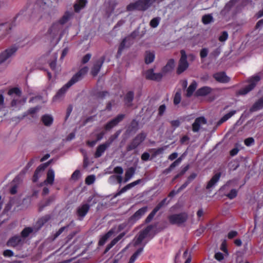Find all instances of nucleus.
Instances as JSON below:
<instances>
[{"label":"nucleus","instance_id":"1a4fd4ad","mask_svg":"<svg viewBox=\"0 0 263 263\" xmlns=\"http://www.w3.org/2000/svg\"><path fill=\"white\" fill-rule=\"evenodd\" d=\"M25 241L21 236L16 235L10 237L7 241L6 245L8 247L16 248L23 245Z\"/></svg>","mask_w":263,"mask_h":263},{"label":"nucleus","instance_id":"ea45409f","mask_svg":"<svg viewBox=\"0 0 263 263\" xmlns=\"http://www.w3.org/2000/svg\"><path fill=\"white\" fill-rule=\"evenodd\" d=\"M168 147H169V145H165L163 147L158 148L157 149H155V148L151 149V151L154 152V153L152 155L153 157H155L160 154H162L164 153V151L165 149H166Z\"/></svg>","mask_w":263,"mask_h":263},{"label":"nucleus","instance_id":"2f4dec72","mask_svg":"<svg viewBox=\"0 0 263 263\" xmlns=\"http://www.w3.org/2000/svg\"><path fill=\"white\" fill-rule=\"evenodd\" d=\"M197 83L195 81H193L189 87L187 88L186 96L187 97H191L193 92L195 91L197 87Z\"/></svg>","mask_w":263,"mask_h":263},{"label":"nucleus","instance_id":"39448f33","mask_svg":"<svg viewBox=\"0 0 263 263\" xmlns=\"http://www.w3.org/2000/svg\"><path fill=\"white\" fill-rule=\"evenodd\" d=\"M17 50L15 46H11L0 53V65L7 62L14 55Z\"/></svg>","mask_w":263,"mask_h":263},{"label":"nucleus","instance_id":"dca6fc26","mask_svg":"<svg viewBox=\"0 0 263 263\" xmlns=\"http://www.w3.org/2000/svg\"><path fill=\"white\" fill-rule=\"evenodd\" d=\"M162 77L163 74L160 72L155 73L153 69H149L145 72V78L148 80L160 81Z\"/></svg>","mask_w":263,"mask_h":263},{"label":"nucleus","instance_id":"79ce46f5","mask_svg":"<svg viewBox=\"0 0 263 263\" xmlns=\"http://www.w3.org/2000/svg\"><path fill=\"white\" fill-rule=\"evenodd\" d=\"M133 225V224H131L129 222V219H128L127 221L124 222L119 225L118 228V231L120 232L123 230L126 229V231L125 232H126V233L127 232V231H128L129 228Z\"/></svg>","mask_w":263,"mask_h":263},{"label":"nucleus","instance_id":"4468645a","mask_svg":"<svg viewBox=\"0 0 263 263\" xmlns=\"http://www.w3.org/2000/svg\"><path fill=\"white\" fill-rule=\"evenodd\" d=\"M104 61L105 57H102L95 62L91 70V73L93 77H96L99 73Z\"/></svg>","mask_w":263,"mask_h":263},{"label":"nucleus","instance_id":"e2e57ef3","mask_svg":"<svg viewBox=\"0 0 263 263\" xmlns=\"http://www.w3.org/2000/svg\"><path fill=\"white\" fill-rule=\"evenodd\" d=\"M166 110V106L164 104L161 105L158 108V115L162 116Z\"/></svg>","mask_w":263,"mask_h":263},{"label":"nucleus","instance_id":"a19ab883","mask_svg":"<svg viewBox=\"0 0 263 263\" xmlns=\"http://www.w3.org/2000/svg\"><path fill=\"white\" fill-rule=\"evenodd\" d=\"M120 133L121 130L117 131L115 134L110 136L108 140L107 141H106L104 143L107 145V146L109 147L110 145L112 144V143L118 138Z\"/></svg>","mask_w":263,"mask_h":263},{"label":"nucleus","instance_id":"423d86ee","mask_svg":"<svg viewBox=\"0 0 263 263\" xmlns=\"http://www.w3.org/2000/svg\"><path fill=\"white\" fill-rule=\"evenodd\" d=\"M181 57L179 61L178 66L176 72L180 74L186 70L189 67V64L187 61V55L184 50L180 51Z\"/></svg>","mask_w":263,"mask_h":263},{"label":"nucleus","instance_id":"4be33fe9","mask_svg":"<svg viewBox=\"0 0 263 263\" xmlns=\"http://www.w3.org/2000/svg\"><path fill=\"white\" fill-rule=\"evenodd\" d=\"M221 175V173H218L214 175L210 179V180L208 182L206 186V189L210 190L211 188L213 187L219 181Z\"/></svg>","mask_w":263,"mask_h":263},{"label":"nucleus","instance_id":"20e7f679","mask_svg":"<svg viewBox=\"0 0 263 263\" xmlns=\"http://www.w3.org/2000/svg\"><path fill=\"white\" fill-rule=\"evenodd\" d=\"M188 218V215L185 212L175 214L168 217L170 222L172 224L180 226L185 222Z\"/></svg>","mask_w":263,"mask_h":263},{"label":"nucleus","instance_id":"2eb2a0df","mask_svg":"<svg viewBox=\"0 0 263 263\" xmlns=\"http://www.w3.org/2000/svg\"><path fill=\"white\" fill-rule=\"evenodd\" d=\"M125 117L123 114L118 115L116 118L108 122L105 126L104 128L106 130H109L116 126L121 121L123 120Z\"/></svg>","mask_w":263,"mask_h":263},{"label":"nucleus","instance_id":"09e8293b","mask_svg":"<svg viewBox=\"0 0 263 263\" xmlns=\"http://www.w3.org/2000/svg\"><path fill=\"white\" fill-rule=\"evenodd\" d=\"M134 93L133 91H129L125 96V100L126 103H130L134 99Z\"/></svg>","mask_w":263,"mask_h":263},{"label":"nucleus","instance_id":"0eeeda50","mask_svg":"<svg viewBox=\"0 0 263 263\" xmlns=\"http://www.w3.org/2000/svg\"><path fill=\"white\" fill-rule=\"evenodd\" d=\"M146 135L141 133L137 135L133 140L132 142L127 146V151H130L137 148L143 141H144Z\"/></svg>","mask_w":263,"mask_h":263},{"label":"nucleus","instance_id":"c03bdc74","mask_svg":"<svg viewBox=\"0 0 263 263\" xmlns=\"http://www.w3.org/2000/svg\"><path fill=\"white\" fill-rule=\"evenodd\" d=\"M8 94L11 96H12L13 95H15L16 96L20 97L22 95V91L20 88L17 87H14L9 89L8 92Z\"/></svg>","mask_w":263,"mask_h":263},{"label":"nucleus","instance_id":"864d4df0","mask_svg":"<svg viewBox=\"0 0 263 263\" xmlns=\"http://www.w3.org/2000/svg\"><path fill=\"white\" fill-rule=\"evenodd\" d=\"M167 198L163 199L160 202H159L155 208L158 211L164 205H166L168 202H166Z\"/></svg>","mask_w":263,"mask_h":263},{"label":"nucleus","instance_id":"f03ea898","mask_svg":"<svg viewBox=\"0 0 263 263\" xmlns=\"http://www.w3.org/2000/svg\"><path fill=\"white\" fill-rule=\"evenodd\" d=\"M48 7L44 3V6L42 7L41 5L39 9L33 11L30 16V21L32 22L36 23L43 18L50 19V16L48 13Z\"/></svg>","mask_w":263,"mask_h":263},{"label":"nucleus","instance_id":"473e14b6","mask_svg":"<svg viewBox=\"0 0 263 263\" xmlns=\"http://www.w3.org/2000/svg\"><path fill=\"white\" fill-rule=\"evenodd\" d=\"M175 66V60L170 59L167 62L166 65L163 68L162 71L164 73L172 71Z\"/></svg>","mask_w":263,"mask_h":263},{"label":"nucleus","instance_id":"0e129e2a","mask_svg":"<svg viewBox=\"0 0 263 263\" xmlns=\"http://www.w3.org/2000/svg\"><path fill=\"white\" fill-rule=\"evenodd\" d=\"M108 4L109 7L111 8V11H114L118 3L116 0H109Z\"/></svg>","mask_w":263,"mask_h":263},{"label":"nucleus","instance_id":"4c0bfd02","mask_svg":"<svg viewBox=\"0 0 263 263\" xmlns=\"http://www.w3.org/2000/svg\"><path fill=\"white\" fill-rule=\"evenodd\" d=\"M135 173V168L131 167L128 168L125 172L124 182L129 181Z\"/></svg>","mask_w":263,"mask_h":263},{"label":"nucleus","instance_id":"a211bd4d","mask_svg":"<svg viewBox=\"0 0 263 263\" xmlns=\"http://www.w3.org/2000/svg\"><path fill=\"white\" fill-rule=\"evenodd\" d=\"M48 165V163H43L41 164L37 167L33 176L32 180L33 182H35L38 180Z\"/></svg>","mask_w":263,"mask_h":263},{"label":"nucleus","instance_id":"f3484780","mask_svg":"<svg viewBox=\"0 0 263 263\" xmlns=\"http://www.w3.org/2000/svg\"><path fill=\"white\" fill-rule=\"evenodd\" d=\"M70 87H71V86H69L67 83L64 85L58 90L56 95L53 97V101L56 102L61 100L64 98L66 92Z\"/></svg>","mask_w":263,"mask_h":263},{"label":"nucleus","instance_id":"37998d69","mask_svg":"<svg viewBox=\"0 0 263 263\" xmlns=\"http://www.w3.org/2000/svg\"><path fill=\"white\" fill-rule=\"evenodd\" d=\"M143 250V248H140L138 249L134 254L130 257L128 263H134L135 261L136 260L137 257L140 255V254L142 252Z\"/></svg>","mask_w":263,"mask_h":263},{"label":"nucleus","instance_id":"6e6d98bb","mask_svg":"<svg viewBox=\"0 0 263 263\" xmlns=\"http://www.w3.org/2000/svg\"><path fill=\"white\" fill-rule=\"evenodd\" d=\"M95 179L96 177L95 175H89L86 177L85 183L87 185H90L95 182Z\"/></svg>","mask_w":263,"mask_h":263},{"label":"nucleus","instance_id":"4d7b16f0","mask_svg":"<svg viewBox=\"0 0 263 263\" xmlns=\"http://www.w3.org/2000/svg\"><path fill=\"white\" fill-rule=\"evenodd\" d=\"M254 139L252 137H249L246 139L244 141L245 144L247 146H250L254 144Z\"/></svg>","mask_w":263,"mask_h":263},{"label":"nucleus","instance_id":"bf43d9fd","mask_svg":"<svg viewBox=\"0 0 263 263\" xmlns=\"http://www.w3.org/2000/svg\"><path fill=\"white\" fill-rule=\"evenodd\" d=\"M125 42H126V40H125V39H124L122 41V42L121 43V44L119 47V48H118V55H120L121 54L122 50H123V49L125 47Z\"/></svg>","mask_w":263,"mask_h":263},{"label":"nucleus","instance_id":"412c9836","mask_svg":"<svg viewBox=\"0 0 263 263\" xmlns=\"http://www.w3.org/2000/svg\"><path fill=\"white\" fill-rule=\"evenodd\" d=\"M62 25L59 22L53 23L50 28L48 29V32L52 35L53 37L56 36L62 29Z\"/></svg>","mask_w":263,"mask_h":263},{"label":"nucleus","instance_id":"a18cd8bd","mask_svg":"<svg viewBox=\"0 0 263 263\" xmlns=\"http://www.w3.org/2000/svg\"><path fill=\"white\" fill-rule=\"evenodd\" d=\"M202 21L204 24H208L213 21V18L211 14L204 15L202 16Z\"/></svg>","mask_w":263,"mask_h":263},{"label":"nucleus","instance_id":"58836bf2","mask_svg":"<svg viewBox=\"0 0 263 263\" xmlns=\"http://www.w3.org/2000/svg\"><path fill=\"white\" fill-rule=\"evenodd\" d=\"M71 225H74V222L73 221H71V222L69 224H67V226H64V227H63L62 228H61L57 232H56L54 234H53V239H56L58 236H59L64 231L66 230L67 231L68 228L71 226Z\"/></svg>","mask_w":263,"mask_h":263},{"label":"nucleus","instance_id":"3c124183","mask_svg":"<svg viewBox=\"0 0 263 263\" xmlns=\"http://www.w3.org/2000/svg\"><path fill=\"white\" fill-rule=\"evenodd\" d=\"M181 95L180 91L176 92L174 98V104L175 105L178 104L181 101Z\"/></svg>","mask_w":263,"mask_h":263},{"label":"nucleus","instance_id":"72a5a7b5","mask_svg":"<svg viewBox=\"0 0 263 263\" xmlns=\"http://www.w3.org/2000/svg\"><path fill=\"white\" fill-rule=\"evenodd\" d=\"M236 110H232L228 112V114L224 115L217 123V125L219 126L223 122L227 121L229 119H230L231 117H232L235 113Z\"/></svg>","mask_w":263,"mask_h":263},{"label":"nucleus","instance_id":"7c9ffc66","mask_svg":"<svg viewBox=\"0 0 263 263\" xmlns=\"http://www.w3.org/2000/svg\"><path fill=\"white\" fill-rule=\"evenodd\" d=\"M155 54L154 51H146L145 54V62L148 64L152 63L155 59Z\"/></svg>","mask_w":263,"mask_h":263},{"label":"nucleus","instance_id":"f704fd0d","mask_svg":"<svg viewBox=\"0 0 263 263\" xmlns=\"http://www.w3.org/2000/svg\"><path fill=\"white\" fill-rule=\"evenodd\" d=\"M73 13L67 11L65 13L62 18L59 21V23L62 25L67 23L73 16Z\"/></svg>","mask_w":263,"mask_h":263},{"label":"nucleus","instance_id":"052dcab7","mask_svg":"<svg viewBox=\"0 0 263 263\" xmlns=\"http://www.w3.org/2000/svg\"><path fill=\"white\" fill-rule=\"evenodd\" d=\"M209 53V50L206 48H202L200 52V56L201 59H203L207 57Z\"/></svg>","mask_w":263,"mask_h":263},{"label":"nucleus","instance_id":"7ed1b4c3","mask_svg":"<svg viewBox=\"0 0 263 263\" xmlns=\"http://www.w3.org/2000/svg\"><path fill=\"white\" fill-rule=\"evenodd\" d=\"M261 77L258 74H256L250 78L248 81L249 84L245 87L242 88L239 91V94L245 95L251 91L256 86L257 83L260 80Z\"/></svg>","mask_w":263,"mask_h":263},{"label":"nucleus","instance_id":"9b49d317","mask_svg":"<svg viewBox=\"0 0 263 263\" xmlns=\"http://www.w3.org/2000/svg\"><path fill=\"white\" fill-rule=\"evenodd\" d=\"M147 206H143L137 211L132 216L129 218V222L134 224L139 220L147 211Z\"/></svg>","mask_w":263,"mask_h":263},{"label":"nucleus","instance_id":"e433bc0d","mask_svg":"<svg viewBox=\"0 0 263 263\" xmlns=\"http://www.w3.org/2000/svg\"><path fill=\"white\" fill-rule=\"evenodd\" d=\"M42 121L45 126H49L52 124L53 119L50 115H45L42 116Z\"/></svg>","mask_w":263,"mask_h":263},{"label":"nucleus","instance_id":"aec40b11","mask_svg":"<svg viewBox=\"0 0 263 263\" xmlns=\"http://www.w3.org/2000/svg\"><path fill=\"white\" fill-rule=\"evenodd\" d=\"M141 182V179H138L137 180H136L132 183H130L125 186H124L121 190L118 191L114 196L115 197H116L118 196L121 195L122 193L126 192L127 190L132 189V187H134L135 186L139 184Z\"/></svg>","mask_w":263,"mask_h":263},{"label":"nucleus","instance_id":"9d476101","mask_svg":"<svg viewBox=\"0 0 263 263\" xmlns=\"http://www.w3.org/2000/svg\"><path fill=\"white\" fill-rule=\"evenodd\" d=\"M88 68L85 66L81 68L72 78L67 82L69 86H72L76 82L81 80L83 77L87 73Z\"/></svg>","mask_w":263,"mask_h":263},{"label":"nucleus","instance_id":"b1692460","mask_svg":"<svg viewBox=\"0 0 263 263\" xmlns=\"http://www.w3.org/2000/svg\"><path fill=\"white\" fill-rule=\"evenodd\" d=\"M153 226L152 225L148 226L146 228H145L142 231H141L138 235L136 236L139 239L143 241L145 238L147 237L149 233L153 229Z\"/></svg>","mask_w":263,"mask_h":263},{"label":"nucleus","instance_id":"c9c22d12","mask_svg":"<svg viewBox=\"0 0 263 263\" xmlns=\"http://www.w3.org/2000/svg\"><path fill=\"white\" fill-rule=\"evenodd\" d=\"M114 233V231L112 230H109L107 233H106L104 235L102 236L98 242L99 246H103L104 245L107 240Z\"/></svg>","mask_w":263,"mask_h":263},{"label":"nucleus","instance_id":"338daca9","mask_svg":"<svg viewBox=\"0 0 263 263\" xmlns=\"http://www.w3.org/2000/svg\"><path fill=\"white\" fill-rule=\"evenodd\" d=\"M91 57V54H90V53L86 54L85 55H84L83 57V58L82 60V63L83 64H85V63H87L90 59Z\"/></svg>","mask_w":263,"mask_h":263},{"label":"nucleus","instance_id":"5fc2aeb1","mask_svg":"<svg viewBox=\"0 0 263 263\" xmlns=\"http://www.w3.org/2000/svg\"><path fill=\"white\" fill-rule=\"evenodd\" d=\"M110 181L116 180L118 183H121L122 182V177L121 175H112L109 177Z\"/></svg>","mask_w":263,"mask_h":263},{"label":"nucleus","instance_id":"13d9d810","mask_svg":"<svg viewBox=\"0 0 263 263\" xmlns=\"http://www.w3.org/2000/svg\"><path fill=\"white\" fill-rule=\"evenodd\" d=\"M228 37V33L227 31H223L221 35L219 37V40L220 42L226 41Z\"/></svg>","mask_w":263,"mask_h":263},{"label":"nucleus","instance_id":"c756f323","mask_svg":"<svg viewBox=\"0 0 263 263\" xmlns=\"http://www.w3.org/2000/svg\"><path fill=\"white\" fill-rule=\"evenodd\" d=\"M34 229L32 227H26L21 232V236L25 240L26 238L34 232Z\"/></svg>","mask_w":263,"mask_h":263},{"label":"nucleus","instance_id":"cd10ccee","mask_svg":"<svg viewBox=\"0 0 263 263\" xmlns=\"http://www.w3.org/2000/svg\"><path fill=\"white\" fill-rule=\"evenodd\" d=\"M54 180V172L52 169H49L47 172V178L44 181V183L52 185Z\"/></svg>","mask_w":263,"mask_h":263},{"label":"nucleus","instance_id":"f257e3e1","mask_svg":"<svg viewBox=\"0 0 263 263\" xmlns=\"http://www.w3.org/2000/svg\"><path fill=\"white\" fill-rule=\"evenodd\" d=\"M159 0H138L135 3H130L127 5L126 9L128 11L135 10L145 11L154 3Z\"/></svg>","mask_w":263,"mask_h":263},{"label":"nucleus","instance_id":"774afa93","mask_svg":"<svg viewBox=\"0 0 263 263\" xmlns=\"http://www.w3.org/2000/svg\"><path fill=\"white\" fill-rule=\"evenodd\" d=\"M114 172L121 175L123 173V169L121 166H116L114 169Z\"/></svg>","mask_w":263,"mask_h":263},{"label":"nucleus","instance_id":"8fccbe9b","mask_svg":"<svg viewBox=\"0 0 263 263\" xmlns=\"http://www.w3.org/2000/svg\"><path fill=\"white\" fill-rule=\"evenodd\" d=\"M158 212L157 210H156L155 208L153 209V210L150 213V214L148 215V216L146 217L145 219V222L146 223H149L152 221V220L153 219L154 217L156 215V213Z\"/></svg>","mask_w":263,"mask_h":263},{"label":"nucleus","instance_id":"a878e982","mask_svg":"<svg viewBox=\"0 0 263 263\" xmlns=\"http://www.w3.org/2000/svg\"><path fill=\"white\" fill-rule=\"evenodd\" d=\"M108 147L104 143L99 145L95 153L94 156L96 158H98L102 156L105 151Z\"/></svg>","mask_w":263,"mask_h":263},{"label":"nucleus","instance_id":"bb28decb","mask_svg":"<svg viewBox=\"0 0 263 263\" xmlns=\"http://www.w3.org/2000/svg\"><path fill=\"white\" fill-rule=\"evenodd\" d=\"M87 3V0H77L73 6L75 12H79L81 9L85 7Z\"/></svg>","mask_w":263,"mask_h":263},{"label":"nucleus","instance_id":"f8f14e48","mask_svg":"<svg viewBox=\"0 0 263 263\" xmlns=\"http://www.w3.org/2000/svg\"><path fill=\"white\" fill-rule=\"evenodd\" d=\"M207 123V120L203 116L199 117L195 120L192 125V130L194 133H198L202 126Z\"/></svg>","mask_w":263,"mask_h":263},{"label":"nucleus","instance_id":"c85d7f7f","mask_svg":"<svg viewBox=\"0 0 263 263\" xmlns=\"http://www.w3.org/2000/svg\"><path fill=\"white\" fill-rule=\"evenodd\" d=\"M263 108V97L256 101L250 108L251 112H254Z\"/></svg>","mask_w":263,"mask_h":263},{"label":"nucleus","instance_id":"de8ad7c7","mask_svg":"<svg viewBox=\"0 0 263 263\" xmlns=\"http://www.w3.org/2000/svg\"><path fill=\"white\" fill-rule=\"evenodd\" d=\"M160 17H156L154 18H153L149 23L150 26L153 28H156L157 27L158 25L159 24V23L160 22Z\"/></svg>","mask_w":263,"mask_h":263},{"label":"nucleus","instance_id":"6e6552de","mask_svg":"<svg viewBox=\"0 0 263 263\" xmlns=\"http://www.w3.org/2000/svg\"><path fill=\"white\" fill-rule=\"evenodd\" d=\"M90 208V205L88 203L83 202L76 210V214L79 220H82L88 213Z\"/></svg>","mask_w":263,"mask_h":263},{"label":"nucleus","instance_id":"6ab92c4d","mask_svg":"<svg viewBox=\"0 0 263 263\" xmlns=\"http://www.w3.org/2000/svg\"><path fill=\"white\" fill-rule=\"evenodd\" d=\"M213 77L217 81L221 83H227L230 81V78L224 72H217L213 75Z\"/></svg>","mask_w":263,"mask_h":263},{"label":"nucleus","instance_id":"69168bd1","mask_svg":"<svg viewBox=\"0 0 263 263\" xmlns=\"http://www.w3.org/2000/svg\"><path fill=\"white\" fill-rule=\"evenodd\" d=\"M51 219V216L49 215H46L41 218L40 221L42 222V224L46 223Z\"/></svg>","mask_w":263,"mask_h":263},{"label":"nucleus","instance_id":"393cba45","mask_svg":"<svg viewBox=\"0 0 263 263\" xmlns=\"http://www.w3.org/2000/svg\"><path fill=\"white\" fill-rule=\"evenodd\" d=\"M212 89L209 86H203L200 88L196 91L197 96H205L212 92Z\"/></svg>","mask_w":263,"mask_h":263},{"label":"nucleus","instance_id":"603ef678","mask_svg":"<svg viewBox=\"0 0 263 263\" xmlns=\"http://www.w3.org/2000/svg\"><path fill=\"white\" fill-rule=\"evenodd\" d=\"M237 191L236 189H232L230 192L227 194V197L230 199H233L235 198L237 195Z\"/></svg>","mask_w":263,"mask_h":263},{"label":"nucleus","instance_id":"49530a36","mask_svg":"<svg viewBox=\"0 0 263 263\" xmlns=\"http://www.w3.org/2000/svg\"><path fill=\"white\" fill-rule=\"evenodd\" d=\"M182 159L181 158H179L176 159L174 162H173L169 166V167L166 170L167 172L171 171L174 168H175L176 166L178 165L181 162Z\"/></svg>","mask_w":263,"mask_h":263},{"label":"nucleus","instance_id":"ddd939ff","mask_svg":"<svg viewBox=\"0 0 263 263\" xmlns=\"http://www.w3.org/2000/svg\"><path fill=\"white\" fill-rule=\"evenodd\" d=\"M13 26V22H7L0 24V37H4L8 34Z\"/></svg>","mask_w":263,"mask_h":263},{"label":"nucleus","instance_id":"680f3d73","mask_svg":"<svg viewBox=\"0 0 263 263\" xmlns=\"http://www.w3.org/2000/svg\"><path fill=\"white\" fill-rule=\"evenodd\" d=\"M3 255L6 257H12L14 255L13 252L11 250H6L3 252Z\"/></svg>","mask_w":263,"mask_h":263},{"label":"nucleus","instance_id":"5701e85b","mask_svg":"<svg viewBox=\"0 0 263 263\" xmlns=\"http://www.w3.org/2000/svg\"><path fill=\"white\" fill-rule=\"evenodd\" d=\"M126 232L120 233L117 237L115 238L106 247L104 253H106L114 246H115L124 235Z\"/></svg>","mask_w":263,"mask_h":263}]
</instances>
